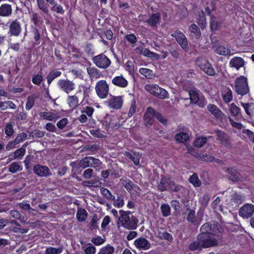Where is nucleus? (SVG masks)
<instances>
[{"label":"nucleus","mask_w":254,"mask_h":254,"mask_svg":"<svg viewBox=\"0 0 254 254\" xmlns=\"http://www.w3.org/2000/svg\"><path fill=\"white\" fill-rule=\"evenodd\" d=\"M220 226L216 222H207L200 228V233L197 236L196 240L190 243L189 246L190 251L201 250L216 246L218 240L221 238Z\"/></svg>","instance_id":"obj_1"},{"label":"nucleus","mask_w":254,"mask_h":254,"mask_svg":"<svg viewBox=\"0 0 254 254\" xmlns=\"http://www.w3.org/2000/svg\"><path fill=\"white\" fill-rule=\"evenodd\" d=\"M119 213L120 216L117 221L118 225L127 230H134L136 228L138 220L131 212L121 210L119 211Z\"/></svg>","instance_id":"obj_2"},{"label":"nucleus","mask_w":254,"mask_h":254,"mask_svg":"<svg viewBox=\"0 0 254 254\" xmlns=\"http://www.w3.org/2000/svg\"><path fill=\"white\" fill-rule=\"evenodd\" d=\"M184 189L183 187L180 185H176L173 181L170 178L165 177H162L158 184V190L161 191H164L170 190L173 191L178 192Z\"/></svg>","instance_id":"obj_3"},{"label":"nucleus","mask_w":254,"mask_h":254,"mask_svg":"<svg viewBox=\"0 0 254 254\" xmlns=\"http://www.w3.org/2000/svg\"><path fill=\"white\" fill-rule=\"evenodd\" d=\"M235 91L238 95L244 96L250 92L248 79L246 77L241 75L236 78L235 81Z\"/></svg>","instance_id":"obj_4"},{"label":"nucleus","mask_w":254,"mask_h":254,"mask_svg":"<svg viewBox=\"0 0 254 254\" xmlns=\"http://www.w3.org/2000/svg\"><path fill=\"white\" fill-rule=\"evenodd\" d=\"M145 89L151 94L159 99H164L169 98L168 92L155 84H148L145 86Z\"/></svg>","instance_id":"obj_5"},{"label":"nucleus","mask_w":254,"mask_h":254,"mask_svg":"<svg viewBox=\"0 0 254 254\" xmlns=\"http://www.w3.org/2000/svg\"><path fill=\"white\" fill-rule=\"evenodd\" d=\"M171 36L175 38L177 43L181 48L186 52L189 51L190 48L188 45V41L185 35L181 31L176 30L171 34Z\"/></svg>","instance_id":"obj_6"},{"label":"nucleus","mask_w":254,"mask_h":254,"mask_svg":"<svg viewBox=\"0 0 254 254\" xmlns=\"http://www.w3.org/2000/svg\"><path fill=\"white\" fill-rule=\"evenodd\" d=\"M92 61L96 66L102 69L108 68L111 64L110 60L103 53L94 57Z\"/></svg>","instance_id":"obj_7"},{"label":"nucleus","mask_w":254,"mask_h":254,"mask_svg":"<svg viewBox=\"0 0 254 254\" xmlns=\"http://www.w3.org/2000/svg\"><path fill=\"white\" fill-rule=\"evenodd\" d=\"M96 92L99 98H107L109 91V87L105 80H101L98 81L95 86Z\"/></svg>","instance_id":"obj_8"},{"label":"nucleus","mask_w":254,"mask_h":254,"mask_svg":"<svg viewBox=\"0 0 254 254\" xmlns=\"http://www.w3.org/2000/svg\"><path fill=\"white\" fill-rule=\"evenodd\" d=\"M195 62L197 65L208 75L212 76L215 74L214 69L205 59L202 57L198 58Z\"/></svg>","instance_id":"obj_9"},{"label":"nucleus","mask_w":254,"mask_h":254,"mask_svg":"<svg viewBox=\"0 0 254 254\" xmlns=\"http://www.w3.org/2000/svg\"><path fill=\"white\" fill-rule=\"evenodd\" d=\"M58 85L60 89L66 94H69L75 89V84L67 79H60Z\"/></svg>","instance_id":"obj_10"},{"label":"nucleus","mask_w":254,"mask_h":254,"mask_svg":"<svg viewBox=\"0 0 254 254\" xmlns=\"http://www.w3.org/2000/svg\"><path fill=\"white\" fill-rule=\"evenodd\" d=\"M226 172L229 180L234 183L243 182L245 180V178L235 169L228 168Z\"/></svg>","instance_id":"obj_11"},{"label":"nucleus","mask_w":254,"mask_h":254,"mask_svg":"<svg viewBox=\"0 0 254 254\" xmlns=\"http://www.w3.org/2000/svg\"><path fill=\"white\" fill-rule=\"evenodd\" d=\"M254 213V205L252 204H246L241 207L239 211V214L244 218L251 217Z\"/></svg>","instance_id":"obj_12"},{"label":"nucleus","mask_w":254,"mask_h":254,"mask_svg":"<svg viewBox=\"0 0 254 254\" xmlns=\"http://www.w3.org/2000/svg\"><path fill=\"white\" fill-rule=\"evenodd\" d=\"M40 118L51 121L55 122L61 118L60 113L58 112H41L39 113Z\"/></svg>","instance_id":"obj_13"},{"label":"nucleus","mask_w":254,"mask_h":254,"mask_svg":"<svg viewBox=\"0 0 254 254\" xmlns=\"http://www.w3.org/2000/svg\"><path fill=\"white\" fill-rule=\"evenodd\" d=\"M33 171L36 175L41 177H47L51 175V173L48 167L40 164H37L34 167Z\"/></svg>","instance_id":"obj_14"},{"label":"nucleus","mask_w":254,"mask_h":254,"mask_svg":"<svg viewBox=\"0 0 254 254\" xmlns=\"http://www.w3.org/2000/svg\"><path fill=\"white\" fill-rule=\"evenodd\" d=\"M108 106L111 109L118 110L121 108L123 99L122 96H112L107 101Z\"/></svg>","instance_id":"obj_15"},{"label":"nucleus","mask_w":254,"mask_h":254,"mask_svg":"<svg viewBox=\"0 0 254 254\" xmlns=\"http://www.w3.org/2000/svg\"><path fill=\"white\" fill-rule=\"evenodd\" d=\"M9 33L11 36H18L21 32L20 22L17 20H12L9 24Z\"/></svg>","instance_id":"obj_16"},{"label":"nucleus","mask_w":254,"mask_h":254,"mask_svg":"<svg viewBox=\"0 0 254 254\" xmlns=\"http://www.w3.org/2000/svg\"><path fill=\"white\" fill-rule=\"evenodd\" d=\"M154 117H155V111L150 107H148L144 115V123L146 126L152 125Z\"/></svg>","instance_id":"obj_17"},{"label":"nucleus","mask_w":254,"mask_h":254,"mask_svg":"<svg viewBox=\"0 0 254 254\" xmlns=\"http://www.w3.org/2000/svg\"><path fill=\"white\" fill-rule=\"evenodd\" d=\"M134 244L135 247L139 250H148L151 247L150 242L142 237L136 239L134 242Z\"/></svg>","instance_id":"obj_18"},{"label":"nucleus","mask_w":254,"mask_h":254,"mask_svg":"<svg viewBox=\"0 0 254 254\" xmlns=\"http://www.w3.org/2000/svg\"><path fill=\"white\" fill-rule=\"evenodd\" d=\"M112 83L115 86L120 88H125L128 85L127 80L122 75L116 76L112 80Z\"/></svg>","instance_id":"obj_19"},{"label":"nucleus","mask_w":254,"mask_h":254,"mask_svg":"<svg viewBox=\"0 0 254 254\" xmlns=\"http://www.w3.org/2000/svg\"><path fill=\"white\" fill-rule=\"evenodd\" d=\"M124 154L125 156L130 159L135 165L137 166L139 164V160L142 156L141 154L136 152H133L131 153L126 151Z\"/></svg>","instance_id":"obj_20"},{"label":"nucleus","mask_w":254,"mask_h":254,"mask_svg":"<svg viewBox=\"0 0 254 254\" xmlns=\"http://www.w3.org/2000/svg\"><path fill=\"white\" fill-rule=\"evenodd\" d=\"M11 6L7 3L3 4L0 6V16L2 17H8L12 14Z\"/></svg>","instance_id":"obj_21"},{"label":"nucleus","mask_w":254,"mask_h":254,"mask_svg":"<svg viewBox=\"0 0 254 254\" xmlns=\"http://www.w3.org/2000/svg\"><path fill=\"white\" fill-rule=\"evenodd\" d=\"M160 15L159 13L152 14L146 19L145 22L147 23L151 27H157V24L159 23Z\"/></svg>","instance_id":"obj_22"},{"label":"nucleus","mask_w":254,"mask_h":254,"mask_svg":"<svg viewBox=\"0 0 254 254\" xmlns=\"http://www.w3.org/2000/svg\"><path fill=\"white\" fill-rule=\"evenodd\" d=\"M244 64V60L239 57H235L233 58L230 62V65L231 67H234L237 69H239Z\"/></svg>","instance_id":"obj_23"},{"label":"nucleus","mask_w":254,"mask_h":254,"mask_svg":"<svg viewBox=\"0 0 254 254\" xmlns=\"http://www.w3.org/2000/svg\"><path fill=\"white\" fill-rule=\"evenodd\" d=\"M241 105L244 108L246 114L250 117H252L254 115V103H241Z\"/></svg>","instance_id":"obj_24"},{"label":"nucleus","mask_w":254,"mask_h":254,"mask_svg":"<svg viewBox=\"0 0 254 254\" xmlns=\"http://www.w3.org/2000/svg\"><path fill=\"white\" fill-rule=\"evenodd\" d=\"M38 97V94H32L27 97L25 106L27 110H30L33 107L35 100Z\"/></svg>","instance_id":"obj_25"},{"label":"nucleus","mask_w":254,"mask_h":254,"mask_svg":"<svg viewBox=\"0 0 254 254\" xmlns=\"http://www.w3.org/2000/svg\"><path fill=\"white\" fill-rule=\"evenodd\" d=\"M8 108L15 110L16 105L11 101H0V109L2 110H6Z\"/></svg>","instance_id":"obj_26"},{"label":"nucleus","mask_w":254,"mask_h":254,"mask_svg":"<svg viewBox=\"0 0 254 254\" xmlns=\"http://www.w3.org/2000/svg\"><path fill=\"white\" fill-rule=\"evenodd\" d=\"M78 166L79 167L81 168L82 169H85L87 167H91L92 164L91 161V156L85 157L82 158L78 162Z\"/></svg>","instance_id":"obj_27"},{"label":"nucleus","mask_w":254,"mask_h":254,"mask_svg":"<svg viewBox=\"0 0 254 254\" xmlns=\"http://www.w3.org/2000/svg\"><path fill=\"white\" fill-rule=\"evenodd\" d=\"M223 101L225 103H229L233 99L232 91L229 88L226 87L223 89Z\"/></svg>","instance_id":"obj_28"},{"label":"nucleus","mask_w":254,"mask_h":254,"mask_svg":"<svg viewBox=\"0 0 254 254\" xmlns=\"http://www.w3.org/2000/svg\"><path fill=\"white\" fill-rule=\"evenodd\" d=\"M22 170V166L20 162H14L8 166V171L11 173H15Z\"/></svg>","instance_id":"obj_29"},{"label":"nucleus","mask_w":254,"mask_h":254,"mask_svg":"<svg viewBox=\"0 0 254 254\" xmlns=\"http://www.w3.org/2000/svg\"><path fill=\"white\" fill-rule=\"evenodd\" d=\"M67 103L71 109L75 108L79 105V100L76 95L69 96L67 98Z\"/></svg>","instance_id":"obj_30"},{"label":"nucleus","mask_w":254,"mask_h":254,"mask_svg":"<svg viewBox=\"0 0 254 254\" xmlns=\"http://www.w3.org/2000/svg\"><path fill=\"white\" fill-rule=\"evenodd\" d=\"M87 211L82 208L78 209L76 213V218L78 221H84L87 217Z\"/></svg>","instance_id":"obj_31"},{"label":"nucleus","mask_w":254,"mask_h":254,"mask_svg":"<svg viewBox=\"0 0 254 254\" xmlns=\"http://www.w3.org/2000/svg\"><path fill=\"white\" fill-rule=\"evenodd\" d=\"M198 91L196 89H191L189 91V95L190 103L195 104L199 99Z\"/></svg>","instance_id":"obj_32"},{"label":"nucleus","mask_w":254,"mask_h":254,"mask_svg":"<svg viewBox=\"0 0 254 254\" xmlns=\"http://www.w3.org/2000/svg\"><path fill=\"white\" fill-rule=\"evenodd\" d=\"M120 182L128 191H130L132 190V187L133 184V182L126 178L123 177L120 180Z\"/></svg>","instance_id":"obj_33"},{"label":"nucleus","mask_w":254,"mask_h":254,"mask_svg":"<svg viewBox=\"0 0 254 254\" xmlns=\"http://www.w3.org/2000/svg\"><path fill=\"white\" fill-rule=\"evenodd\" d=\"M209 111L213 114L216 118H218L221 116V111L215 105L209 104L207 106Z\"/></svg>","instance_id":"obj_34"},{"label":"nucleus","mask_w":254,"mask_h":254,"mask_svg":"<svg viewBox=\"0 0 254 254\" xmlns=\"http://www.w3.org/2000/svg\"><path fill=\"white\" fill-rule=\"evenodd\" d=\"M38 8L44 13L48 14L49 12L48 5L44 0H36Z\"/></svg>","instance_id":"obj_35"},{"label":"nucleus","mask_w":254,"mask_h":254,"mask_svg":"<svg viewBox=\"0 0 254 254\" xmlns=\"http://www.w3.org/2000/svg\"><path fill=\"white\" fill-rule=\"evenodd\" d=\"M157 237L162 240H166L169 242H172L173 240L172 236L166 231H159L157 233Z\"/></svg>","instance_id":"obj_36"},{"label":"nucleus","mask_w":254,"mask_h":254,"mask_svg":"<svg viewBox=\"0 0 254 254\" xmlns=\"http://www.w3.org/2000/svg\"><path fill=\"white\" fill-rule=\"evenodd\" d=\"M61 73V72L58 70H54L50 72L47 76V82L48 84H50L55 78L60 76Z\"/></svg>","instance_id":"obj_37"},{"label":"nucleus","mask_w":254,"mask_h":254,"mask_svg":"<svg viewBox=\"0 0 254 254\" xmlns=\"http://www.w3.org/2000/svg\"><path fill=\"white\" fill-rule=\"evenodd\" d=\"M10 223L11 224H13L15 225V227H14V228H13V231L15 233L20 232L22 234H24V233H27L29 231V230L28 229H21L20 228V225L18 222V221H17L15 220H11Z\"/></svg>","instance_id":"obj_38"},{"label":"nucleus","mask_w":254,"mask_h":254,"mask_svg":"<svg viewBox=\"0 0 254 254\" xmlns=\"http://www.w3.org/2000/svg\"><path fill=\"white\" fill-rule=\"evenodd\" d=\"M186 210L185 213H187V211L188 212V216L187 219L188 222L193 223L195 221V211L193 210L190 209V207L186 205Z\"/></svg>","instance_id":"obj_39"},{"label":"nucleus","mask_w":254,"mask_h":254,"mask_svg":"<svg viewBox=\"0 0 254 254\" xmlns=\"http://www.w3.org/2000/svg\"><path fill=\"white\" fill-rule=\"evenodd\" d=\"M87 71L91 77L98 78L100 77V74L99 71L95 67H87Z\"/></svg>","instance_id":"obj_40"},{"label":"nucleus","mask_w":254,"mask_h":254,"mask_svg":"<svg viewBox=\"0 0 254 254\" xmlns=\"http://www.w3.org/2000/svg\"><path fill=\"white\" fill-rule=\"evenodd\" d=\"M63 251V248L62 247L56 248L50 247L46 248L45 253V254H60Z\"/></svg>","instance_id":"obj_41"},{"label":"nucleus","mask_w":254,"mask_h":254,"mask_svg":"<svg viewBox=\"0 0 254 254\" xmlns=\"http://www.w3.org/2000/svg\"><path fill=\"white\" fill-rule=\"evenodd\" d=\"M114 251V247L108 244L101 248L98 254H112Z\"/></svg>","instance_id":"obj_42"},{"label":"nucleus","mask_w":254,"mask_h":254,"mask_svg":"<svg viewBox=\"0 0 254 254\" xmlns=\"http://www.w3.org/2000/svg\"><path fill=\"white\" fill-rule=\"evenodd\" d=\"M189 181L195 187H199L201 185V182L196 174L191 175L189 179Z\"/></svg>","instance_id":"obj_43"},{"label":"nucleus","mask_w":254,"mask_h":254,"mask_svg":"<svg viewBox=\"0 0 254 254\" xmlns=\"http://www.w3.org/2000/svg\"><path fill=\"white\" fill-rule=\"evenodd\" d=\"M160 209L162 215L164 217H166L170 215L171 208L169 204L165 203L162 204L161 205Z\"/></svg>","instance_id":"obj_44"},{"label":"nucleus","mask_w":254,"mask_h":254,"mask_svg":"<svg viewBox=\"0 0 254 254\" xmlns=\"http://www.w3.org/2000/svg\"><path fill=\"white\" fill-rule=\"evenodd\" d=\"M26 150L24 147H21L16 150L14 152L13 159H20L25 155Z\"/></svg>","instance_id":"obj_45"},{"label":"nucleus","mask_w":254,"mask_h":254,"mask_svg":"<svg viewBox=\"0 0 254 254\" xmlns=\"http://www.w3.org/2000/svg\"><path fill=\"white\" fill-rule=\"evenodd\" d=\"M4 132L7 136H11L13 135L14 130L11 123H7L4 127Z\"/></svg>","instance_id":"obj_46"},{"label":"nucleus","mask_w":254,"mask_h":254,"mask_svg":"<svg viewBox=\"0 0 254 254\" xmlns=\"http://www.w3.org/2000/svg\"><path fill=\"white\" fill-rule=\"evenodd\" d=\"M175 138L180 142H185L189 139V135L185 132H181L176 135Z\"/></svg>","instance_id":"obj_47"},{"label":"nucleus","mask_w":254,"mask_h":254,"mask_svg":"<svg viewBox=\"0 0 254 254\" xmlns=\"http://www.w3.org/2000/svg\"><path fill=\"white\" fill-rule=\"evenodd\" d=\"M207 140L206 137H197L194 140L193 144L197 147H201L206 143Z\"/></svg>","instance_id":"obj_48"},{"label":"nucleus","mask_w":254,"mask_h":254,"mask_svg":"<svg viewBox=\"0 0 254 254\" xmlns=\"http://www.w3.org/2000/svg\"><path fill=\"white\" fill-rule=\"evenodd\" d=\"M28 138V135L24 132L19 133L14 139L15 142L19 144Z\"/></svg>","instance_id":"obj_49"},{"label":"nucleus","mask_w":254,"mask_h":254,"mask_svg":"<svg viewBox=\"0 0 254 254\" xmlns=\"http://www.w3.org/2000/svg\"><path fill=\"white\" fill-rule=\"evenodd\" d=\"M141 52L144 56H147L148 57L158 59L159 57L158 54L151 52L150 50L146 48H142Z\"/></svg>","instance_id":"obj_50"},{"label":"nucleus","mask_w":254,"mask_h":254,"mask_svg":"<svg viewBox=\"0 0 254 254\" xmlns=\"http://www.w3.org/2000/svg\"><path fill=\"white\" fill-rule=\"evenodd\" d=\"M189 30L197 37L199 38L201 35L199 28L195 24H192L189 27Z\"/></svg>","instance_id":"obj_51"},{"label":"nucleus","mask_w":254,"mask_h":254,"mask_svg":"<svg viewBox=\"0 0 254 254\" xmlns=\"http://www.w3.org/2000/svg\"><path fill=\"white\" fill-rule=\"evenodd\" d=\"M18 206L20 208L24 210H27L29 213H32L33 212H36V210L31 207L29 203L25 202H22L18 203Z\"/></svg>","instance_id":"obj_52"},{"label":"nucleus","mask_w":254,"mask_h":254,"mask_svg":"<svg viewBox=\"0 0 254 254\" xmlns=\"http://www.w3.org/2000/svg\"><path fill=\"white\" fill-rule=\"evenodd\" d=\"M113 200L114 201L113 203L114 205L118 208L122 207L125 204L124 198L123 196L121 195L118 196L117 199L115 198V199Z\"/></svg>","instance_id":"obj_53"},{"label":"nucleus","mask_w":254,"mask_h":254,"mask_svg":"<svg viewBox=\"0 0 254 254\" xmlns=\"http://www.w3.org/2000/svg\"><path fill=\"white\" fill-rule=\"evenodd\" d=\"M100 191L101 193L108 199L110 200L115 199V196L112 194L108 189L102 188L100 189Z\"/></svg>","instance_id":"obj_54"},{"label":"nucleus","mask_w":254,"mask_h":254,"mask_svg":"<svg viewBox=\"0 0 254 254\" xmlns=\"http://www.w3.org/2000/svg\"><path fill=\"white\" fill-rule=\"evenodd\" d=\"M99 149V147L97 145L95 144H87L85 145L82 149V151H90V152H94L96 150H97Z\"/></svg>","instance_id":"obj_55"},{"label":"nucleus","mask_w":254,"mask_h":254,"mask_svg":"<svg viewBox=\"0 0 254 254\" xmlns=\"http://www.w3.org/2000/svg\"><path fill=\"white\" fill-rule=\"evenodd\" d=\"M139 73L148 78H151L152 75V71L146 68L139 69Z\"/></svg>","instance_id":"obj_56"},{"label":"nucleus","mask_w":254,"mask_h":254,"mask_svg":"<svg viewBox=\"0 0 254 254\" xmlns=\"http://www.w3.org/2000/svg\"><path fill=\"white\" fill-rule=\"evenodd\" d=\"M230 112L232 115L236 116L240 113V108L234 103H232L230 106Z\"/></svg>","instance_id":"obj_57"},{"label":"nucleus","mask_w":254,"mask_h":254,"mask_svg":"<svg viewBox=\"0 0 254 254\" xmlns=\"http://www.w3.org/2000/svg\"><path fill=\"white\" fill-rule=\"evenodd\" d=\"M172 208L175 210L174 213L177 214L179 213L181 208L180 203L177 200H173L171 201Z\"/></svg>","instance_id":"obj_58"},{"label":"nucleus","mask_w":254,"mask_h":254,"mask_svg":"<svg viewBox=\"0 0 254 254\" xmlns=\"http://www.w3.org/2000/svg\"><path fill=\"white\" fill-rule=\"evenodd\" d=\"M197 19L199 25L203 26L206 24L205 14L203 11H200L197 15Z\"/></svg>","instance_id":"obj_59"},{"label":"nucleus","mask_w":254,"mask_h":254,"mask_svg":"<svg viewBox=\"0 0 254 254\" xmlns=\"http://www.w3.org/2000/svg\"><path fill=\"white\" fill-rule=\"evenodd\" d=\"M136 102L134 99H132L130 103V107L128 113V116H132L136 112Z\"/></svg>","instance_id":"obj_60"},{"label":"nucleus","mask_w":254,"mask_h":254,"mask_svg":"<svg viewBox=\"0 0 254 254\" xmlns=\"http://www.w3.org/2000/svg\"><path fill=\"white\" fill-rule=\"evenodd\" d=\"M32 82L37 85H40L43 80V77L42 75L37 74L32 78Z\"/></svg>","instance_id":"obj_61"},{"label":"nucleus","mask_w":254,"mask_h":254,"mask_svg":"<svg viewBox=\"0 0 254 254\" xmlns=\"http://www.w3.org/2000/svg\"><path fill=\"white\" fill-rule=\"evenodd\" d=\"M221 202V198L217 197L212 202V206L214 209H216L218 210L222 211V208L221 207L220 203Z\"/></svg>","instance_id":"obj_62"},{"label":"nucleus","mask_w":254,"mask_h":254,"mask_svg":"<svg viewBox=\"0 0 254 254\" xmlns=\"http://www.w3.org/2000/svg\"><path fill=\"white\" fill-rule=\"evenodd\" d=\"M97 216L94 215L90 221V229L91 230L96 229L98 228L97 225Z\"/></svg>","instance_id":"obj_63"},{"label":"nucleus","mask_w":254,"mask_h":254,"mask_svg":"<svg viewBox=\"0 0 254 254\" xmlns=\"http://www.w3.org/2000/svg\"><path fill=\"white\" fill-rule=\"evenodd\" d=\"M11 216L13 218L18 219L22 221L24 217L17 210H12L9 212Z\"/></svg>","instance_id":"obj_64"}]
</instances>
